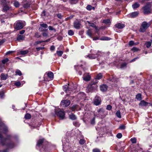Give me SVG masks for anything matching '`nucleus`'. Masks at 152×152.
Masks as SVG:
<instances>
[{
	"instance_id": "nucleus-54",
	"label": "nucleus",
	"mask_w": 152,
	"mask_h": 152,
	"mask_svg": "<svg viewBox=\"0 0 152 152\" xmlns=\"http://www.w3.org/2000/svg\"><path fill=\"white\" fill-rule=\"evenodd\" d=\"M49 29L50 30H51V31L53 30L54 31V32L56 31V29L54 28L53 27H52L51 26H50L49 27Z\"/></svg>"
},
{
	"instance_id": "nucleus-44",
	"label": "nucleus",
	"mask_w": 152,
	"mask_h": 152,
	"mask_svg": "<svg viewBox=\"0 0 152 152\" xmlns=\"http://www.w3.org/2000/svg\"><path fill=\"white\" fill-rule=\"evenodd\" d=\"M57 17L60 19H62L63 18V16L61 15V14L58 13L56 14Z\"/></svg>"
},
{
	"instance_id": "nucleus-57",
	"label": "nucleus",
	"mask_w": 152,
	"mask_h": 152,
	"mask_svg": "<svg viewBox=\"0 0 152 152\" xmlns=\"http://www.w3.org/2000/svg\"><path fill=\"white\" fill-rule=\"evenodd\" d=\"M42 36L43 37H47L48 36V33L46 32H44L42 33Z\"/></svg>"
},
{
	"instance_id": "nucleus-13",
	"label": "nucleus",
	"mask_w": 152,
	"mask_h": 152,
	"mask_svg": "<svg viewBox=\"0 0 152 152\" xmlns=\"http://www.w3.org/2000/svg\"><path fill=\"white\" fill-rule=\"evenodd\" d=\"M83 78L84 80L88 81L90 80L91 77L88 73H85L83 75Z\"/></svg>"
},
{
	"instance_id": "nucleus-11",
	"label": "nucleus",
	"mask_w": 152,
	"mask_h": 152,
	"mask_svg": "<svg viewBox=\"0 0 152 152\" xmlns=\"http://www.w3.org/2000/svg\"><path fill=\"white\" fill-rule=\"evenodd\" d=\"M102 53L99 51H98L97 53L96 54H92L91 55L86 56L88 57L90 59H94L97 57H98L99 55H100V53L101 54Z\"/></svg>"
},
{
	"instance_id": "nucleus-35",
	"label": "nucleus",
	"mask_w": 152,
	"mask_h": 152,
	"mask_svg": "<svg viewBox=\"0 0 152 152\" xmlns=\"http://www.w3.org/2000/svg\"><path fill=\"white\" fill-rule=\"evenodd\" d=\"M14 6L16 7H18L20 6V4L17 1H15L14 3Z\"/></svg>"
},
{
	"instance_id": "nucleus-64",
	"label": "nucleus",
	"mask_w": 152,
	"mask_h": 152,
	"mask_svg": "<svg viewBox=\"0 0 152 152\" xmlns=\"http://www.w3.org/2000/svg\"><path fill=\"white\" fill-rule=\"evenodd\" d=\"M55 49V47L54 46L52 45L50 48V50H54Z\"/></svg>"
},
{
	"instance_id": "nucleus-58",
	"label": "nucleus",
	"mask_w": 152,
	"mask_h": 152,
	"mask_svg": "<svg viewBox=\"0 0 152 152\" xmlns=\"http://www.w3.org/2000/svg\"><path fill=\"white\" fill-rule=\"evenodd\" d=\"M125 127L124 125H121L119 127V129H125Z\"/></svg>"
},
{
	"instance_id": "nucleus-16",
	"label": "nucleus",
	"mask_w": 152,
	"mask_h": 152,
	"mask_svg": "<svg viewBox=\"0 0 152 152\" xmlns=\"http://www.w3.org/2000/svg\"><path fill=\"white\" fill-rule=\"evenodd\" d=\"M101 102V99L100 98H96L94 101V104L96 105H98L100 104Z\"/></svg>"
},
{
	"instance_id": "nucleus-12",
	"label": "nucleus",
	"mask_w": 152,
	"mask_h": 152,
	"mask_svg": "<svg viewBox=\"0 0 152 152\" xmlns=\"http://www.w3.org/2000/svg\"><path fill=\"white\" fill-rule=\"evenodd\" d=\"M148 104H149L151 106L152 105V103H151L147 102L145 101L144 100H143L140 101L139 105L141 106H147Z\"/></svg>"
},
{
	"instance_id": "nucleus-63",
	"label": "nucleus",
	"mask_w": 152,
	"mask_h": 152,
	"mask_svg": "<svg viewBox=\"0 0 152 152\" xmlns=\"http://www.w3.org/2000/svg\"><path fill=\"white\" fill-rule=\"evenodd\" d=\"M72 2V4H75L77 3V0H70Z\"/></svg>"
},
{
	"instance_id": "nucleus-9",
	"label": "nucleus",
	"mask_w": 152,
	"mask_h": 152,
	"mask_svg": "<svg viewBox=\"0 0 152 152\" xmlns=\"http://www.w3.org/2000/svg\"><path fill=\"white\" fill-rule=\"evenodd\" d=\"M139 13L138 11H135L132 12L129 14L127 15L128 17L133 18L137 17L139 15Z\"/></svg>"
},
{
	"instance_id": "nucleus-19",
	"label": "nucleus",
	"mask_w": 152,
	"mask_h": 152,
	"mask_svg": "<svg viewBox=\"0 0 152 152\" xmlns=\"http://www.w3.org/2000/svg\"><path fill=\"white\" fill-rule=\"evenodd\" d=\"M8 77V75L7 74H5L4 73H1V80H6Z\"/></svg>"
},
{
	"instance_id": "nucleus-30",
	"label": "nucleus",
	"mask_w": 152,
	"mask_h": 152,
	"mask_svg": "<svg viewBox=\"0 0 152 152\" xmlns=\"http://www.w3.org/2000/svg\"><path fill=\"white\" fill-rule=\"evenodd\" d=\"M102 74L101 73L98 74L96 77V79L97 80L100 79L102 77Z\"/></svg>"
},
{
	"instance_id": "nucleus-8",
	"label": "nucleus",
	"mask_w": 152,
	"mask_h": 152,
	"mask_svg": "<svg viewBox=\"0 0 152 152\" xmlns=\"http://www.w3.org/2000/svg\"><path fill=\"white\" fill-rule=\"evenodd\" d=\"M70 102L68 100H64L62 101L61 103V105L63 107H66L68 106L70 104Z\"/></svg>"
},
{
	"instance_id": "nucleus-6",
	"label": "nucleus",
	"mask_w": 152,
	"mask_h": 152,
	"mask_svg": "<svg viewBox=\"0 0 152 152\" xmlns=\"http://www.w3.org/2000/svg\"><path fill=\"white\" fill-rule=\"evenodd\" d=\"M76 88V87L75 86L73 88H71L67 85H66L64 86V90L66 93H71V91L75 90Z\"/></svg>"
},
{
	"instance_id": "nucleus-52",
	"label": "nucleus",
	"mask_w": 152,
	"mask_h": 152,
	"mask_svg": "<svg viewBox=\"0 0 152 152\" xmlns=\"http://www.w3.org/2000/svg\"><path fill=\"white\" fill-rule=\"evenodd\" d=\"M129 45L130 46H132L134 45H136V44H134V42L133 41H131L129 42Z\"/></svg>"
},
{
	"instance_id": "nucleus-2",
	"label": "nucleus",
	"mask_w": 152,
	"mask_h": 152,
	"mask_svg": "<svg viewBox=\"0 0 152 152\" xmlns=\"http://www.w3.org/2000/svg\"><path fill=\"white\" fill-rule=\"evenodd\" d=\"M98 81L95 80L91 81L89 84L86 88V91L87 93L91 92L93 90H95L97 88L96 83Z\"/></svg>"
},
{
	"instance_id": "nucleus-41",
	"label": "nucleus",
	"mask_w": 152,
	"mask_h": 152,
	"mask_svg": "<svg viewBox=\"0 0 152 152\" xmlns=\"http://www.w3.org/2000/svg\"><path fill=\"white\" fill-rule=\"evenodd\" d=\"M31 115L28 113H27L26 114L25 116V118L26 119H30L31 118Z\"/></svg>"
},
{
	"instance_id": "nucleus-28",
	"label": "nucleus",
	"mask_w": 152,
	"mask_h": 152,
	"mask_svg": "<svg viewBox=\"0 0 152 152\" xmlns=\"http://www.w3.org/2000/svg\"><path fill=\"white\" fill-rule=\"evenodd\" d=\"M10 7L7 5L5 6L3 8V11L4 12H6L10 10Z\"/></svg>"
},
{
	"instance_id": "nucleus-14",
	"label": "nucleus",
	"mask_w": 152,
	"mask_h": 152,
	"mask_svg": "<svg viewBox=\"0 0 152 152\" xmlns=\"http://www.w3.org/2000/svg\"><path fill=\"white\" fill-rule=\"evenodd\" d=\"M124 24L121 23H118L115 25V26L118 29H122L125 27Z\"/></svg>"
},
{
	"instance_id": "nucleus-47",
	"label": "nucleus",
	"mask_w": 152,
	"mask_h": 152,
	"mask_svg": "<svg viewBox=\"0 0 152 152\" xmlns=\"http://www.w3.org/2000/svg\"><path fill=\"white\" fill-rule=\"evenodd\" d=\"M112 108V107L111 105L109 104L107 106L106 109L109 110H111Z\"/></svg>"
},
{
	"instance_id": "nucleus-37",
	"label": "nucleus",
	"mask_w": 152,
	"mask_h": 152,
	"mask_svg": "<svg viewBox=\"0 0 152 152\" xmlns=\"http://www.w3.org/2000/svg\"><path fill=\"white\" fill-rule=\"evenodd\" d=\"M16 75L20 76L22 75L21 72L18 69L16 70L15 72Z\"/></svg>"
},
{
	"instance_id": "nucleus-53",
	"label": "nucleus",
	"mask_w": 152,
	"mask_h": 152,
	"mask_svg": "<svg viewBox=\"0 0 152 152\" xmlns=\"http://www.w3.org/2000/svg\"><path fill=\"white\" fill-rule=\"evenodd\" d=\"M21 84L20 83V82H16L15 83V85L16 86H18V87L20 86Z\"/></svg>"
},
{
	"instance_id": "nucleus-51",
	"label": "nucleus",
	"mask_w": 152,
	"mask_h": 152,
	"mask_svg": "<svg viewBox=\"0 0 152 152\" xmlns=\"http://www.w3.org/2000/svg\"><path fill=\"white\" fill-rule=\"evenodd\" d=\"M100 40H108V38L106 37H102L100 39Z\"/></svg>"
},
{
	"instance_id": "nucleus-31",
	"label": "nucleus",
	"mask_w": 152,
	"mask_h": 152,
	"mask_svg": "<svg viewBox=\"0 0 152 152\" xmlns=\"http://www.w3.org/2000/svg\"><path fill=\"white\" fill-rule=\"evenodd\" d=\"M86 9L88 10H91L93 8V9H94V7H92V6L90 5H88L86 7Z\"/></svg>"
},
{
	"instance_id": "nucleus-18",
	"label": "nucleus",
	"mask_w": 152,
	"mask_h": 152,
	"mask_svg": "<svg viewBox=\"0 0 152 152\" xmlns=\"http://www.w3.org/2000/svg\"><path fill=\"white\" fill-rule=\"evenodd\" d=\"M100 90L102 91H106L107 88V87L106 85L105 84H103L101 85L100 87Z\"/></svg>"
},
{
	"instance_id": "nucleus-25",
	"label": "nucleus",
	"mask_w": 152,
	"mask_h": 152,
	"mask_svg": "<svg viewBox=\"0 0 152 152\" xmlns=\"http://www.w3.org/2000/svg\"><path fill=\"white\" fill-rule=\"evenodd\" d=\"M69 117L71 119L73 120L76 119L77 118L76 116L72 113L69 115Z\"/></svg>"
},
{
	"instance_id": "nucleus-27",
	"label": "nucleus",
	"mask_w": 152,
	"mask_h": 152,
	"mask_svg": "<svg viewBox=\"0 0 152 152\" xmlns=\"http://www.w3.org/2000/svg\"><path fill=\"white\" fill-rule=\"evenodd\" d=\"M87 22L88 23L89 26L91 27H94L96 30L97 29V27L95 24L93 23H91L89 21H88Z\"/></svg>"
},
{
	"instance_id": "nucleus-40",
	"label": "nucleus",
	"mask_w": 152,
	"mask_h": 152,
	"mask_svg": "<svg viewBox=\"0 0 152 152\" xmlns=\"http://www.w3.org/2000/svg\"><path fill=\"white\" fill-rule=\"evenodd\" d=\"M74 34V31L71 30H69L68 31V34L69 35L72 36Z\"/></svg>"
},
{
	"instance_id": "nucleus-43",
	"label": "nucleus",
	"mask_w": 152,
	"mask_h": 152,
	"mask_svg": "<svg viewBox=\"0 0 152 152\" xmlns=\"http://www.w3.org/2000/svg\"><path fill=\"white\" fill-rule=\"evenodd\" d=\"M30 4L28 3H26L25 4L23 5V7L25 8H27L29 7Z\"/></svg>"
},
{
	"instance_id": "nucleus-34",
	"label": "nucleus",
	"mask_w": 152,
	"mask_h": 152,
	"mask_svg": "<svg viewBox=\"0 0 152 152\" xmlns=\"http://www.w3.org/2000/svg\"><path fill=\"white\" fill-rule=\"evenodd\" d=\"M116 116L119 118L121 117V113L120 110H118L116 113Z\"/></svg>"
},
{
	"instance_id": "nucleus-7",
	"label": "nucleus",
	"mask_w": 152,
	"mask_h": 152,
	"mask_svg": "<svg viewBox=\"0 0 152 152\" xmlns=\"http://www.w3.org/2000/svg\"><path fill=\"white\" fill-rule=\"evenodd\" d=\"M56 114L61 119L65 118V113L64 111L60 110L58 112H56Z\"/></svg>"
},
{
	"instance_id": "nucleus-4",
	"label": "nucleus",
	"mask_w": 152,
	"mask_h": 152,
	"mask_svg": "<svg viewBox=\"0 0 152 152\" xmlns=\"http://www.w3.org/2000/svg\"><path fill=\"white\" fill-rule=\"evenodd\" d=\"M24 26V23L21 21H18L16 22L14 25V28L16 30L22 29Z\"/></svg>"
},
{
	"instance_id": "nucleus-23",
	"label": "nucleus",
	"mask_w": 152,
	"mask_h": 152,
	"mask_svg": "<svg viewBox=\"0 0 152 152\" xmlns=\"http://www.w3.org/2000/svg\"><path fill=\"white\" fill-rule=\"evenodd\" d=\"M24 38L25 37L23 35H19L17 37V40L18 41L23 40Z\"/></svg>"
},
{
	"instance_id": "nucleus-1",
	"label": "nucleus",
	"mask_w": 152,
	"mask_h": 152,
	"mask_svg": "<svg viewBox=\"0 0 152 152\" xmlns=\"http://www.w3.org/2000/svg\"><path fill=\"white\" fill-rule=\"evenodd\" d=\"M8 131V129L7 126L2 122L1 119L0 118V142L2 145H6L9 148H14L15 145L13 143L7 144L6 143L8 140L11 139L14 137L10 135H8L6 138L3 137L1 134V132H3L4 133H6Z\"/></svg>"
},
{
	"instance_id": "nucleus-62",
	"label": "nucleus",
	"mask_w": 152,
	"mask_h": 152,
	"mask_svg": "<svg viewBox=\"0 0 152 152\" xmlns=\"http://www.w3.org/2000/svg\"><path fill=\"white\" fill-rule=\"evenodd\" d=\"M14 52V51H9L7 52L6 53V55H9L10 54H11V53H13Z\"/></svg>"
},
{
	"instance_id": "nucleus-38",
	"label": "nucleus",
	"mask_w": 152,
	"mask_h": 152,
	"mask_svg": "<svg viewBox=\"0 0 152 152\" xmlns=\"http://www.w3.org/2000/svg\"><path fill=\"white\" fill-rule=\"evenodd\" d=\"M146 47L147 48H149L151 45V43L150 42H148L145 43Z\"/></svg>"
},
{
	"instance_id": "nucleus-46",
	"label": "nucleus",
	"mask_w": 152,
	"mask_h": 152,
	"mask_svg": "<svg viewBox=\"0 0 152 152\" xmlns=\"http://www.w3.org/2000/svg\"><path fill=\"white\" fill-rule=\"evenodd\" d=\"M126 64L125 63H122L121 64L120 68H123L125 67H126Z\"/></svg>"
},
{
	"instance_id": "nucleus-59",
	"label": "nucleus",
	"mask_w": 152,
	"mask_h": 152,
	"mask_svg": "<svg viewBox=\"0 0 152 152\" xmlns=\"http://www.w3.org/2000/svg\"><path fill=\"white\" fill-rule=\"evenodd\" d=\"M95 118H94L92 119L91 120V124H95Z\"/></svg>"
},
{
	"instance_id": "nucleus-36",
	"label": "nucleus",
	"mask_w": 152,
	"mask_h": 152,
	"mask_svg": "<svg viewBox=\"0 0 152 152\" xmlns=\"http://www.w3.org/2000/svg\"><path fill=\"white\" fill-rule=\"evenodd\" d=\"M40 26L43 28H46L48 27V26L46 23L40 24Z\"/></svg>"
},
{
	"instance_id": "nucleus-3",
	"label": "nucleus",
	"mask_w": 152,
	"mask_h": 152,
	"mask_svg": "<svg viewBox=\"0 0 152 152\" xmlns=\"http://www.w3.org/2000/svg\"><path fill=\"white\" fill-rule=\"evenodd\" d=\"M108 112L103 108L99 109L96 113V116L101 118H103L107 114Z\"/></svg>"
},
{
	"instance_id": "nucleus-10",
	"label": "nucleus",
	"mask_w": 152,
	"mask_h": 152,
	"mask_svg": "<svg viewBox=\"0 0 152 152\" xmlns=\"http://www.w3.org/2000/svg\"><path fill=\"white\" fill-rule=\"evenodd\" d=\"M143 13L145 14H147L151 13V10L149 7L147 6L143 7Z\"/></svg>"
},
{
	"instance_id": "nucleus-20",
	"label": "nucleus",
	"mask_w": 152,
	"mask_h": 152,
	"mask_svg": "<svg viewBox=\"0 0 152 152\" xmlns=\"http://www.w3.org/2000/svg\"><path fill=\"white\" fill-rule=\"evenodd\" d=\"M44 142L43 139H39L37 142V146L39 147H41L42 145V143Z\"/></svg>"
},
{
	"instance_id": "nucleus-17",
	"label": "nucleus",
	"mask_w": 152,
	"mask_h": 152,
	"mask_svg": "<svg viewBox=\"0 0 152 152\" xmlns=\"http://www.w3.org/2000/svg\"><path fill=\"white\" fill-rule=\"evenodd\" d=\"M74 26L76 29H79L80 28L81 24L78 22H75L74 23Z\"/></svg>"
},
{
	"instance_id": "nucleus-60",
	"label": "nucleus",
	"mask_w": 152,
	"mask_h": 152,
	"mask_svg": "<svg viewBox=\"0 0 152 152\" xmlns=\"http://www.w3.org/2000/svg\"><path fill=\"white\" fill-rule=\"evenodd\" d=\"M44 48V47H39L36 48V49L38 50L39 51L41 50H42Z\"/></svg>"
},
{
	"instance_id": "nucleus-39",
	"label": "nucleus",
	"mask_w": 152,
	"mask_h": 152,
	"mask_svg": "<svg viewBox=\"0 0 152 152\" xmlns=\"http://www.w3.org/2000/svg\"><path fill=\"white\" fill-rule=\"evenodd\" d=\"M9 61V60L8 58H6L2 60V62L3 64H4Z\"/></svg>"
},
{
	"instance_id": "nucleus-42",
	"label": "nucleus",
	"mask_w": 152,
	"mask_h": 152,
	"mask_svg": "<svg viewBox=\"0 0 152 152\" xmlns=\"http://www.w3.org/2000/svg\"><path fill=\"white\" fill-rule=\"evenodd\" d=\"M130 140L133 143H135L136 142V139L135 138H131Z\"/></svg>"
},
{
	"instance_id": "nucleus-50",
	"label": "nucleus",
	"mask_w": 152,
	"mask_h": 152,
	"mask_svg": "<svg viewBox=\"0 0 152 152\" xmlns=\"http://www.w3.org/2000/svg\"><path fill=\"white\" fill-rule=\"evenodd\" d=\"M85 141L83 139H81L79 141V143L80 145H83L85 143Z\"/></svg>"
},
{
	"instance_id": "nucleus-22",
	"label": "nucleus",
	"mask_w": 152,
	"mask_h": 152,
	"mask_svg": "<svg viewBox=\"0 0 152 152\" xmlns=\"http://www.w3.org/2000/svg\"><path fill=\"white\" fill-rule=\"evenodd\" d=\"M140 6V4L137 2H136L133 4L132 6V7L133 9H135L139 7Z\"/></svg>"
},
{
	"instance_id": "nucleus-45",
	"label": "nucleus",
	"mask_w": 152,
	"mask_h": 152,
	"mask_svg": "<svg viewBox=\"0 0 152 152\" xmlns=\"http://www.w3.org/2000/svg\"><path fill=\"white\" fill-rule=\"evenodd\" d=\"M122 134L121 133H118L116 135V137L118 139L121 138L122 137Z\"/></svg>"
},
{
	"instance_id": "nucleus-15",
	"label": "nucleus",
	"mask_w": 152,
	"mask_h": 152,
	"mask_svg": "<svg viewBox=\"0 0 152 152\" xmlns=\"http://www.w3.org/2000/svg\"><path fill=\"white\" fill-rule=\"evenodd\" d=\"M47 75L48 77L49 78L50 80H52L53 77V72H48L47 74L46 73L44 75V77L45 75Z\"/></svg>"
},
{
	"instance_id": "nucleus-26",
	"label": "nucleus",
	"mask_w": 152,
	"mask_h": 152,
	"mask_svg": "<svg viewBox=\"0 0 152 152\" xmlns=\"http://www.w3.org/2000/svg\"><path fill=\"white\" fill-rule=\"evenodd\" d=\"M136 99L138 100H141L142 99L141 94L139 93L136 95Z\"/></svg>"
},
{
	"instance_id": "nucleus-5",
	"label": "nucleus",
	"mask_w": 152,
	"mask_h": 152,
	"mask_svg": "<svg viewBox=\"0 0 152 152\" xmlns=\"http://www.w3.org/2000/svg\"><path fill=\"white\" fill-rule=\"evenodd\" d=\"M150 23H147L146 22H143L140 26V31L141 32H145L146 29L150 26Z\"/></svg>"
},
{
	"instance_id": "nucleus-29",
	"label": "nucleus",
	"mask_w": 152,
	"mask_h": 152,
	"mask_svg": "<svg viewBox=\"0 0 152 152\" xmlns=\"http://www.w3.org/2000/svg\"><path fill=\"white\" fill-rule=\"evenodd\" d=\"M86 34L87 35H88L90 37H91V36L92 35V31L90 29H88L86 32Z\"/></svg>"
},
{
	"instance_id": "nucleus-48",
	"label": "nucleus",
	"mask_w": 152,
	"mask_h": 152,
	"mask_svg": "<svg viewBox=\"0 0 152 152\" xmlns=\"http://www.w3.org/2000/svg\"><path fill=\"white\" fill-rule=\"evenodd\" d=\"M41 37V36L39 35V33L38 32L36 33L35 34L34 37L36 38H39Z\"/></svg>"
},
{
	"instance_id": "nucleus-49",
	"label": "nucleus",
	"mask_w": 152,
	"mask_h": 152,
	"mask_svg": "<svg viewBox=\"0 0 152 152\" xmlns=\"http://www.w3.org/2000/svg\"><path fill=\"white\" fill-rule=\"evenodd\" d=\"M82 96V97L84 96V94L83 93L80 94H79L77 95V97H80V99H82V97H81V96Z\"/></svg>"
},
{
	"instance_id": "nucleus-61",
	"label": "nucleus",
	"mask_w": 152,
	"mask_h": 152,
	"mask_svg": "<svg viewBox=\"0 0 152 152\" xmlns=\"http://www.w3.org/2000/svg\"><path fill=\"white\" fill-rule=\"evenodd\" d=\"M39 31H41L45 30L44 29L43 27L41 26H40V27H39Z\"/></svg>"
},
{
	"instance_id": "nucleus-33",
	"label": "nucleus",
	"mask_w": 152,
	"mask_h": 152,
	"mask_svg": "<svg viewBox=\"0 0 152 152\" xmlns=\"http://www.w3.org/2000/svg\"><path fill=\"white\" fill-rule=\"evenodd\" d=\"M139 49L138 48H137L136 47H133L131 49V50L133 52H137L139 50Z\"/></svg>"
},
{
	"instance_id": "nucleus-21",
	"label": "nucleus",
	"mask_w": 152,
	"mask_h": 152,
	"mask_svg": "<svg viewBox=\"0 0 152 152\" xmlns=\"http://www.w3.org/2000/svg\"><path fill=\"white\" fill-rule=\"evenodd\" d=\"M102 22L106 25L110 24L111 23V20L110 19L103 20Z\"/></svg>"
},
{
	"instance_id": "nucleus-56",
	"label": "nucleus",
	"mask_w": 152,
	"mask_h": 152,
	"mask_svg": "<svg viewBox=\"0 0 152 152\" xmlns=\"http://www.w3.org/2000/svg\"><path fill=\"white\" fill-rule=\"evenodd\" d=\"M43 42V41H37L35 42V45H37Z\"/></svg>"
},
{
	"instance_id": "nucleus-24",
	"label": "nucleus",
	"mask_w": 152,
	"mask_h": 152,
	"mask_svg": "<svg viewBox=\"0 0 152 152\" xmlns=\"http://www.w3.org/2000/svg\"><path fill=\"white\" fill-rule=\"evenodd\" d=\"M28 53V51L27 50L20 51L19 54L21 55H25Z\"/></svg>"
},
{
	"instance_id": "nucleus-55",
	"label": "nucleus",
	"mask_w": 152,
	"mask_h": 152,
	"mask_svg": "<svg viewBox=\"0 0 152 152\" xmlns=\"http://www.w3.org/2000/svg\"><path fill=\"white\" fill-rule=\"evenodd\" d=\"M93 152H100V150L97 148H95L93 149Z\"/></svg>"
},
{
	"instance_id": "nucleus-32",
	"label": "nucleus",
	"mask_w": 152,
	"mask_h": 152,
	"mask_svg": "<svg viewBox=\"0 0 152 152\" xmlns=\"http://www.w3.org/2000/svg\"><path fill=\"white\" fill-rule=\"evenodd\" d=\"M63 51H57L56 53L58 56H61L63 54Z\"/></svg>"
}]
</instances>
